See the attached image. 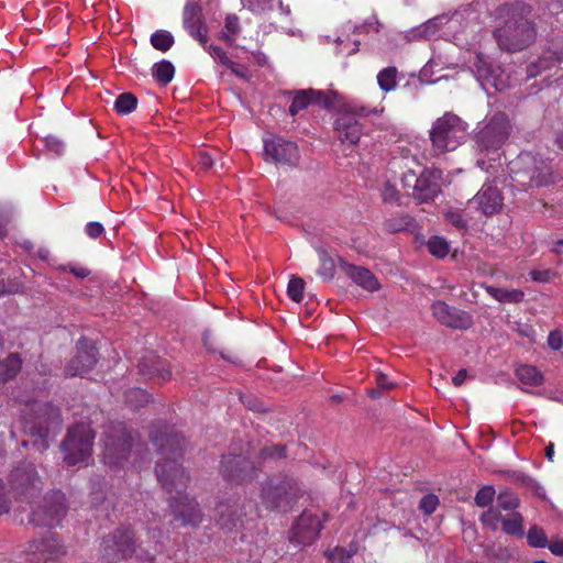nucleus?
I'll use <instances>...</instances> for the list:
<instances>
[{
	"instance_id": "obj_1",
	"label": "nucleus",
	"mask_w": 563,
	"mask_h": 563,
	"mask_svg": "<svg viewBox=\"0 0 563 563\" xmlns=\"http://www.w3.org/2000/svg\"><path fill=\"white\" fill-rule=\"evenodd\" d=\"M150 439L162 455L155 473L162 487L170 494L168 503L174 519L183 527H198L202 521V512L196 499L185 492L190 477L178 463L186 450L184 437L174 427L158 422L152 426Z\"/></svg>"
},
{
	"instance_id": "obj_2",
	"label": "nucleus",
	"mask_w": 563,
	"mask_h": 563,
	"mask_svg": "<svg viewBox=\"0 0 563 563\" xmlns=\"http://www.w3.org/2000/svg\"><path fill=\"white\" fill-rule=\"evenodd\" d=\"M531 12L530 5L519 1L504 3L497 9L498 16L504 18L505 23L495 30L494 36L503 51H522L536 41L537 31Z\"/></svg>"
},
{
	"instance_id": "obj_3",
	"label": "nucleus",
	"mask_w": 563,
	"mask_h": 563,
	"mask_svg": "<svg viewBox=\"0 0 563 563\" xmlns=\"http://www.w3.org/2000/svg\"><path fill=\"white\" fill-rule=\"evenodd\" d=\"M103 463L111 470H120L129 462L131 454H137L133 465L140 466L146 460L141 455L144 451L148 454L147 449L143 443L134 442L132 431L128 429L124 422H111L107 426L103 433Z\"/></svg>"
},
{
	"instance_id": "obj_4",
	"label": "nucleus",
	"mask_w": 563,
	"mask_h": 563,
	"mask_svg": "<svg viewBox=\"0 0 563 563\" xmlns=\"http://www.w3.org/2000/svg\"><path fill=\"white\" fill-rule=\"evenodd\" d=\"M20 424L22 431L30 437L33 448L44 452L60 429V411L48 402L36 404L33 407V415L23 417Z\"/></svg>"
},
{
	"instance_id": "obj_5",
	"label": "nucleus",
	"mask_w": 563,
	"mask_h": 563,
	"mask_svg": "<svg viewBox=\"0 0 563 563\" xmlns=\"http://www.w3.org/2000/svg\"><path fill=\"white\" fill-rule=\"evenodd\" d=\"M302 496L299 483L288 476L278 475L267 478L261 488L262 505L271 511L288 512Z\"/></svg>"
},
{
	"instance_id": "obj_6",
	"label": "nucleus",
	"mask_w": 563,
	"mask_h": 563,
	"mask_svg": "<svg viewBox=\"0 0 563 563\" xmlns=\"http://www.w3.org/2000/svg\"><path fill=\"white\" fill-rule=\"evenodd\" d=\"M510 170L512 181L522 190L548 185L552 177L550 164L530 153L520 154L511 163Z\"/></svg>"
},
{
	"instance_id": "obj_7",
	"label": "nucleus",
	"mask_w": 563,
	"mask_h": 563,
	"mask_svg": "<svg viewBox=\"0 0 563 563\" xmlns=\"http://www.w3.org/2000/svg\"><path fill=\"white\" fill-rule=\"evenodd\" d=\"M467 136V124L452 112L437 119L430 130L432 150L437 154L456 150Z\"/></svg>"
},
{
	"instance_id": "obj_8",
	"label": "nucleus",
	"mask_w": 563,
	"mask_h": 563,
	"mask_svg": "<svg viewBox=\"0 0 563 563\" xmlns=\"http://www.w3.org/2000/svg\"><path fill=\"white\" fill-rule=\"evenodd\" d=\"M96 433L87 423H77L68 429L60 444L64 462L68 466L88 464L92 455Z\"/></svg>"
},
{
	"instance_id": "obj_9",
	"label": "nucleus",
	"mask_w": 563,
	"mask_h": 563,
	"mask_svg": "<svg viewBox=\"0 0 563 563\" xmlns=\"http://www.w3.org/2000/svg\"><path fill=\"white\" fill-rule=\"evenodd\" d=\"M511 133L508 117L498 112L488 119L474 134L475 148L479 153L497 152L506 143Z\"/></svg>"
},
{
	"instance_id": "obj_10",
	"label": "nucleus",
	"mask_w": 563,
	"mask_h": 563,
	"mask_svg": "<svg viewBox=\"0 0 563 563\" xmlns=\"http://www.w3.org/2000/svg\"><path fill=\"white\" fill-rule=\"evenodd\" d=\"M327 520L328 515L323 511L303 510L296 518L288 532L289 542L297 547L312 544L319 537Z\"/></svg>"
},
{
	"instance_id": "obj_11",
	"label": "nucleus",
	"mask_w": 563,
	"mask_h": 563,
	"mask_svg": "<svg viewBox=\"0 0 563 563\" xmlns=\"http://www.w3.org/2000/svg\"><path fill=\"white\" fill-rule=\"evenodd\" d=\"M10 488L19 500L32 501L43 488L42 478L38 476L35 465L31 462L20 463L9 477Z\"/></svg>"
},
{
	"instance_id": "obj_12",
	"label": "nucleus",
	"mask_w": 563,
	"mask_h": 563,
	"mask_svg": "<svg viewBox=\"0 0 563 563\" xmlns=\"http://www.w3.org/2000/svg\"><path fill=\"white\" fill-rule=\"evenodd\" d=\"M134 531L120 527L103 538L101 555L107 563H119L131 558L135 552Z\"/></svg>"
},
{
	"instance_id": "obj_13",
	"label": "nucleus",
	"mask_w": 563,
	"mask_h": 563,
	"mask_svg": "<svg viewBox=\"0 0 563 563\" xmlns=\"http://www.w3.org/2000/svg\"><path fill=\"white\" fill-rule=\"evenodd\" d=\"M67 510L65 494L54 490L44 496L42 503L32 509L29 523L38 527H55L59 525Z\"/></svg>"
},
{
	"instance_id": "obj_14",
	"label": "nucleus",
	"mask_w": 563,
	"mask_h": 563,
	"mask_svg": "<svg viewBox=\"0 0 563 563\" xmlns=\"http://www.w3.org/2000/svg\"><path fill=\"white\" fill-rule=\"evenodd\" d=\"M260 470L244 454H224L220 462L222 477L231 484H246L258 476Z\"/></svg>"
},
{
	"instance_id": "obj_15",
	"label": "nucleus",
	"mask_w": 563,
	"mask_h": 563,
	"mask_svg": "<svg viewBox=\"0 0 563 563\" xmlns=\"http://www.w3.org/2000/svg\"><path fill=\"white\" fill-rule=\"evenodd\" d=\"M263 157L267 163L295 168L300 161L297 144L282 136L264 139Z\"/></svg>"
},
{
	"instance_id": "obj_16",
	"label": "nucleus",
	"mask_w": 563,
	"mask_h": 563,
	"mask_svg": "<svg viewBox=\"0 0 563 563\" xmlns=\"http://www.w3.org/2000/svg\"><path fill=\"white\" fill-rule=\"evenodd\" d=\"M98 362V350L95 344L86 338L77 342L76 355L66 364L65 374L67 376H82L90 372Z\"/></svg>"
},
{
	"instance_id": "obj_17",
	"label": "nucleus",
	"mask_w": 563,
	"mask_h": 563,
	"mask_svg": "<svg viewBox=\"0 0 563 563\" xmlns=\"http://www.w3.org/2000/svg\"><path fill=\"white\" fill-rule=\"evenodd\" d=\"M183 27L203 48H207L208 26L202 9L196 1H187L183 10Z\"/></svg>"
},
{
	"instance_id": "obj_18",
	"label": "nucleus",
	"mask_w": 563,
	"mask_h": 563,
	"mask_svg": "<svg viewBox=\"0 0 563 563\" xmlns=\"http://www.w3.org/2000/svg\"><path fill=\"white\" fill-rule=\"evenodd\" d=\"M442 172L424 169L415 180L411 196L419 203L433 200L441 190Z\"/></svg>"
},
{
	"instance_id": "obj_19",
	"label": "nucleus",
	"mask_w": 563,
	"mask_h": 563,
	"mask_svg": "<svg viewBox=\"0 0 563 563\" xmlns=\"http://www.w3.org/2000/svg\"><path fill=\"white\" fill-rule=\"evenodd\" d=\"M432 316L444 327L466 330L472 327V317L446 302L438 300L431 305Z\"/></svg>"
},
{
	"instance_id": "obj_20",
	"label": "nucleus",
	"mask_w": 563,
	"mask_h": 563,
	"mask_svg": "<svg viewBox=\"0 0 563 563\" xmlns=\"http://www.w3.org/2000/svg\"><path fill=\"white\" fill-rule=\"evenodd\" d=\"M503 200L498 188L490 183H486L468 202L471 206H476L483 214L490 216L500 211Z\"/></svg>"
},
{
	"instance_id": "obj_21",
	"label": "nucleus",
	"mask_w": 563,
	"mask_h": 563,
	"mask_svg": "<svg viewBox=\"0 0 563 563\" xmlns=\"http://www.w3.org/2000/svg\"><path fill=\"white\" fill-rule=\"evenodd\" d=\"M30 552L37 561H48L65 553L63 544L55 532L48 530L41 539H34L30 543Z\"/></svg>"
},
{
	"instance_id": "obj_22",
	"label": "nucleus",
	"mask_w": 563,
	"mask_h": 563,
	"mask_svg": "<svg viewBox=\"0 0 563 563\" xmlns=\"http://www.w3.org/2000/svg\"><path fill=\"white\" fill-rule=\"evenodd\" d=\"M139 373L145 379H153L157 383H164L172 378V371L166 367V364L157 356L151 355L143 357L139 362Z\"/></svg>"
},
{
	"instance_id": "obj_23",
	"label": "nucleus",
	"mask_w": 563,
	"mask_h": 563,
	"mask_svg": "<svg viewBox=\"0 0 563 563\" xmlns=\"http://www.w3.org/2000/svg\"><path fill=\"white\" fill-rule=\"evenodd\" d=\"M310 104H319L328 108L330 106V99L319 90H298L289 107V113L295 117L298 112L308 108Z\"/></svg>"
},
{
	"instance_id": "obj_24",
	"label": "nucleus",
	"mask_w": 563,
	"mask_h": 563,
	"mask_svg": "<svg viewBox=\"0 0 563 563\" xmlns=\"http://www.w3.org/2000/svg\"><path fill=\"white\" fill-rule=\"evenodd\" d=\"M333 130L341 145L345 147L343 152L347 157L352 153V112L338 113L333 121Z\"/></svg>"
},
{
	"instance_id": "obj_25",
	"label": "nucleus",
	"mask_w": 563,
	"mask_h": 563,
	"mask_svg": "<svg viewBox=\"0 0 563 563\" xmlns=\"http://www.w3.org/2000/svg\"><path fill=\"white\" fill-rule=\"evenodd\" d=\"M216 521L221 529L232 530L240 520L236 503L221 501L216 507Z\"/></svg>"
},
{
	"instance_id": "obj_26",
	"label": "nucleus",
	"mask_w": 563,
	"mask_h": 563,
	"mask_svg": "<svg viewBox=\"0 0 563 563\" xmlns=\"http://www.w3.org/2000/svg\"><path fill=\"white\" fill-rule=\"evenodd\" d=\"M22 358L19 353H10L0 361V384H5L15 378L22 368Z\"/></svg>"
},
{
	"instance_id": "obj_27",
	"label": "nucleus",
	"mask_w": 563,
	"mask_h": 563,
	"mask_svg": "<svg viewBox=\"0 0 563 563\" xmlns=\"http://www.w3.org/2000/svg\"><path fill=\"white\" fill-rule=\"evenodd\" d=\"M354 284L369 292L380 289L377 277L371 271L362 266L354 265Z\"/></svg>"
},
{
	"instance_id": "obj_28",
	"label": "nucleus",
	"mask_w": 563,
	"mask_h": 563,
	"mask_svg": "<svg viewBox=\"0 0 563 563\" xmlns=\"http://www.w3.org/2000/svg\"><path fill=\"white\" fill-rule=\"evenodd\" d=\"M415 227L416 222L409 214H397L390 217L384 222V230L388 233L411 231L415 229Z\"/></svg>"
},
{
	"instance_id": "obj_29",
	"label": "nucleus",
	"mask_w": 563,
	"mask_h": 563,
	"mask_svg": "<svg viewBox=\"0 0 563 563\" xmlns=\"http://www.w3.org/2000/svg\"><path fill=\"white\" fill-rule=\"evenodd\" d=\"M486 291L497 301L518 303L523 299V291L519 289H507L495 286H487Z\"/></svg>"
},
{
	"instance_id": "obj_30",
	"label": "nucleus",
	"mask_w": 563,
	"mask_h": 563,
	"mask_svg": "<svg viewBox=\"0 0 563 563\" xmlns=\"http://www.w3.org/2000/svg\"><path fill=\"white\" fill-rule=\"evenodd\" d=\"M152 75L158 84L166 86L175 76V67L172 62L163 59L154 64Z\"/></svg>"
},
{
	"instance_id": "obj_31",
	"label": "nucleus",
	"mask_w": 563,
	"mask_h": 563,
	"mask_svg": "<svg viewBox=\"0 0 563 563\" xmlns=\"http://www.w3.org/2000/svg\"><path fill=\"white\" fill-rule=\"evenodd\" d=\"M503 531L506 534L522 538L525 536L523 530V517L520 512H512L508 517L503 518Z\"/></svg>"
},
{
	"instance_id": "obj_32",
	"label": "nucleus",
	"mask_w": 563,
	"mask_h": 563,
	"mask_svg": "<svg viewBox=\"0 0 563 563\" xmlns=\"http://www.w3.org/2000/svg\"><path fill=\"white\" fill-rule=\"evenodd\" d=\"M516 376L522 383L532 386L542 384L543 376L541 372L531 365H520L516 368Z\"/></svg>"
},
{
	"instance_id": "obj_33",
	"label": "nucleus",
	"mask_w": 563,
	"mask_h": 563,
	"mask_svg": "<svg viewBox=\"0 0 563 563\" xmlns=\"http://www.w3.org/2000/svg\"><path fill=\"white\" fill-rule=\"evenodd\" d=\"M124 398L126 405L133 410L144 407L150 401L148 393L142 388H131L126 390Z\"/></svg>"
},
{
	"instance_id": "obj_34",
	"label": "nucleus",
	"mask_w": 563,
	"mask_h": 563,
	"mask_svg": "<svg viewBox=\"0 0 563 563\" xmlns=\"http://www.w3.org/2000/svg\"><path fill=\"white\" fill-rule=\"evenodd\" d=\"M397 74L398 70L394 66L382 69L377 75L379 88L385 92L394 90L397 87Z\"/></svg>"
},
{
	"instance_id": "obj_35",
	"label": "nucleus",
	"mask_w": 563,
	"mask_h": 563,
	"mask_svg": "<svg viewBox=\"0 0 563 563\" xmlns=\"http://www.w3.org/2000/svg\"><path fill=\"white\" fill-rule=\"evenodd\" d=\"M151 44L152 46L159 52L169 51L174 43L175 38L173 34L166 30H157L151 35Z\"/></svg>"
},
{
	"instance_id": "obj_36",
	"label": "nucleus",
	"mask_w": 563,
	"mask_h": 563,
	"mask_svg": "<svg viewBox=\"0 0 563 563\" xmlns=\"http://www.w3.org/2000/svg\"><path fill=\"white\" fill-rule=\"evenodd\" d=\"M137 107V98L132 92L119 95L114 102V110L119 114H129Z\"/></svg>"
},
{
	"instance_id": "obj_37",
	"label": "nucleus",
	"mask_w": 563,
	"mask_h": 563,
	"mask_svg": "<svg viewBox=\"0 0 563 563\" xmlns=\"http://www.w3.org/2000/svg\"><path fill=\"white\" fill-rule=\"evenodd\" d=\"M318 256L320 266L317 271V275L324 280L332 279L335 272V263L333 258H331L330 255L323 250L318 252Z\"/></svg>"
},
{
	"instance_id": "obj_38",
	"label": "nucleus",
	"mask_w": 563,
	"mask_h": 563,
	"mask_svg": "<svg viewBox=\"0 0 563 563\" xmlns=\"http://www.w3.org/2000/svg\"><path fill=\"white\" fill-rule=\"evenodd\" d=\"M527 542L532 548H547L549 541L543 529L533 525L528 530Z\"/></svg>"
},
{
	"instance_id": "obj_39",
	"label": "nucleus",
	"mask_w": 563,
	"mask_h": 563,
	"mask_svg": "<svg viewBox=\"0 0 563 563\" xmlns=\"http://www.w3.org/2000/svg\"><path fill=\"white\" fill-rule=\"evenodd\" d=\"M305 285L306 283L301 277L292 276L287 287L288 297L295 302H300L303 299Z\"/></svg>"
},
{
	"instance_id": "obj_40",
	"label": "nucleus",
	"mask_w": 563,
	"mask_h": 563,
	"mask_svg": "<svg viewBox=\"0 0 563 563\" xmlns=\"http://www.w3.org/2000/svg\"><path fill=\"white\" fill-rule=\"evenodd\" d=\"M444 219L448 223L459 230H466L468 227V220L464 217V212L460 209H448L444 212Z\"/></svg>"
},
{
	"instance_id": "obj_41",
	"label": "nucleus",
	"mask_w": 563,
	"mask_h": 563,
	"mask_svg": "<svg viewBox=\"0 0 563 563\" xmlns=\"http://www.w3.org/2000/svg\"><path fill=\"white\" fill-rule=\"evenodd\" d=\"M427 246L429 252L439 258H443L444 256H446L450 251L448 242L440 236H432L428 241Z\"/></svg>"
},
{
	"instance_id": "obj_42",
	"label": "nucleus",
	"mask_w": 563,
	"mask_h": 563,
	"mask_svg": "<svg viewBox=\"0 0 563 563\" xmlns=\"http://www.w3.org/2000/svg\"><path fill=\"white\" fill-rule=\"evenodd\" d=\"M519 504V498L509 490L500 492L497 496V506L504 510H514Z\"/></svg>"
},
{
	"instance_id": "obj_43",
	"label": "nucleus",
	"mask_w": 563,
	"mask_h": 563,
	"mask_svg": "<svg viewBox=\"0 0 563 563\" xmlns=\"http://www.w3.org/2000/svg\"><path fill=\"white\" fill-rule=\"evenodd\" d=\"M550 59H554L555 62H563V48H556L554 45L552 49H549L543 53V55L539 58L538 64L540 69H547L551 67Z\"/></svg>"
},
{
	"instance_id": "obj_44",
	"label": "nucleus",
	"mask_w": 563,
	"mask_h": 563,
	"mask_svg": "<svg viewBox=\"0 0 563 563\" xmlns=\"http://www.w3.org/2000/svg\"><path fill=\"white\" fill-rule=\"evenodd\" d=\"M495 496V489L493 486H484L482 487L476 496L475 503L478 507H487L492 504Z\"/></svg>"
},
{
	"instance_id": "obj_45",
	"label": "nucleus",
	"mask_w": 563,
	"mask_h": 563,
	"mask_svg": "<svg viewBox=\"0 0 563 563\" xmlns=\"http://www.w3.org/2000/svg\"><path fill=\"white\" fill-rule=\"evenodd\" d=\"M260 456L263 460L286 457V446L280 444L265 446L261 450Z\"/></svg>"
},
{
	"instance_id": "obj_46",
	"label": "nucleus",
	"mask_w": 563,
	"mask_h": 563,
	"mask_svg": "<svg viewBox=\"0 0 563 563\" xmlns=\"http://www.w3.org/2000/svg\"><path fill=\"white\" fill-rule=\"evenodd\" d=\"M504 516L498 511V509L489 508L481 516V521L483 525L490 527L493 530L497 529V523L503 521Z\"/></svg>"
},
{
	"instance_id": "obj_47",
	"label": "nucleus",
	"mask_w": 563,
	"mask_h": 563,
	"mask_svg": "<svg viewBox=\"0 0 563 563\" xmlns=\"http://www.w3.org/2000/svg\"><path fill=\"white\" fill-rule=\"evenodd\" d=\"M529 276L536 283H550L558 277V273L550 268L532 269Z\"/></svg>"
},
{
	"instance_id": "obj_48",
	"label": "nucleus",
	"mask_w": 563,
	"mask_h": 563,
	"mask_svg": "<svg viewBox=\"0 0 563 563\" xmlns=\"http://www.w3.org/2000/svg\"><path fill=\"white\" fill-rule=\"evenodd\" d=\"M252 12H263L273 8L275 0H242Z\"/></svg>"
},
{
	"instance_id": "obj_49",
	"label": "nucleus",
	"mask_w": 563,
	"mask_h": 563,
	"mask_svg": "<svg viewBox=\"0 0 563 563\" xmlns=\"http://www.w3.org/2000/svg\"><path fill=\"white\" fill-rule=\"evenodd\" d=\"M382 198H383L384 202L398 203L400 196H399V191L396 188V186L390 184L389 181H387V183H385V185L383 187Z\"/></svg>"
},
{
	"instance_id": "obj_50",
	"label": "nucleus",
	"mask_w": 563,
	"mask_h": 563,
	"mask_svg": "<svg viewBox=\"0 0 563 563\" xmlns=\"http://www.w3.org/2000/svg\"><path fill=\"white\" fill-rule=\"evenodd\" d=\"M439 504V499L435 495L429 494L422 497L419 504V508L426 514L431 515Z\"/></svg>"
},
{
	"instance_id": "obj_51",
	"label": "nucleus",
	"mask_w": 563,
	"mask_h": 563,
	"mask_svg": "<svg viewBox=\"0 0 563 563\" xmlns=\"http://www.w3.org/2000/svg\"><path fill=\"white\" fill-rule=\"evenodd\" d=\"M196 162L200 170H209L214 164L212 155L207 151H199L196 154Z\"/></svg>"
},
{
	"instance_id": "obj_52",
	"label": "nucleus",
	"mask_w": 563,
	"mask_h": 563,
	"mask_svg": "<svg viewBox=\"0 0 563 563\" xmlns=\"http://www.w3.org/2000/svg\"><path fill=\"white\" fill-rule=\"evenodd\" d=\"M330 563H349L351 554L342 548H335L328 553Z\"/></svg>"
},
{
	"instance_id": "obj_53",
	"label": "nucleus",
	"mask_w": 563,
	"mask_h": 563,
	"mask_svg": "<svg viewBox=\"0 0 563 563\" xmlns=\"http://www.w3.org/2000/svg\"><path fill=\"white\" fill-rule=\"evenodd\" d=\"M85 233L91 239H98L104 233V228L100 222L91 221L86 224Z\"/></svg>"
},
{
	"instance_id": "obj_54",
	"label": "nucleus",
	"mask_w": 563,
	"mask_h": 563,
	"mask_svg": "<svg viewBox=\"0 0 563 563\" xmlns=\"http://www.w3.org/2000/svg\"><path fill=\"white\" fill-rule=\"evenodd\" d=\"M60 269L64 272H69L75 277L80 278V279L88 277L90 274V271L87 267L78 266L75 264H68V265L62 266Z\"/></svg>"
},
{
	"instance_id": "obj_55",
	"label": "nucleus",
	"mask_w": 563,
	"mask_h": 563,
	"mask_svg": "<svg viewBox=\"0 0 563 563\" xmlns=\"http://www.w3.org/2000/svg\"><path fill=\"white\" fill-rule=\"evenodd\" d=\"M224 29L232 35H238L241 27L239 18L235 14H229L224 20Z\"/></svg>"
},
{
	"instance_id": "obj_56",
	"label": "nucleus",
	"mask_w": 563,
	"mask_h": 563,
	"mask_svg": "<svg viewBox=\"0 0 563 563\" xmlns=\"http://www.w3.org/2000/svg\"><path fill=\"white\" fill-rule=\"evenodd\" d=\"M212 57H216L219 59V62L225 66V64L230 60L227 53L220 47L216 45H208L207 48H205Z\"/></svg>"
},
{
	"instance_id": "obj_57",
	"label": "nucleus",
	"mask_w": 563,
	"mask_h": 563,
	"mask_svg": "<svg viewBox=\"0 0 563 563\" xmlns=\"http://www.w3.org/2000/svg\"><path fill=\"white\" fill-rule=\"evenodd\" d=\"M225 67L229 68L231 73L234 74L236 77L243 79L247 78L249 69L244 65L238 64L230 59L225 64Z\"/></svg>"
},
{
	"instance_id": "obj_58",
	"label": "nucleus",
	"mask_w": 563,
	"mask_h": 563,
	"mask_svg": "<svg viewBox=\"0 0 563 563\" xmlns=\"http://www.w3.org/2000/svg\"><path fill=\"white\" fill-rule=\"evenodd\" d=\"M46 147L57 155H60L64 151V143L55 136L45 137Z\"/></svg>"
},
{
	"instance_id": "obj_59",
	"label": "nucleus",
	"mask_w": 563,
	"mask_h": 563,
	"mask_svg": "<svg viewBox=\"0 0 563 563\" xmlns=\"http://www.w3.org/2000/svg\"><path fill=\"white\" fill-rule=\"evenodd\" d=\"M10 498L5 492L3 481L0 479V516L10 510Z\"/></svg>"
},
{
	"instance_id": "obj_60",
	"label": "nucleus",
	"mask_w": 563,
	"mask_h": 563,
	"mask_svg": "<svg viewBox=\"0 0 563 563\" xmlns=\"http://www.w3.org/2000/svg\"><path fill=\"white\" fill-rule=\"evenodd\" d=\"M548 344L549 346L554 350L559 351L563 346V339L559 331H551L548 336Z\"/></svg>"
},
{
	"instance_id": "obj_61",
	"label": "nucleus",
	"mask_w": 563,
	"mask_h": 563,
	"mask_svg": "<svg viewBox=\"0 0 563 563\" xmlns=\"http://www.w3.org/2000/svg\"><path fill=\"white\" fill-rule=\"evenodd\" d=\"M518 479L520 481V483L527 487H530L531 489H533L537 494H539V490L542 489V487L540 486V484L534 481L532 477L530 476H527V475H519L518 476Z\"/></svg>"
},
{
	"instance_id": "obj_62",
	"label": "nucleus",
	"mask_w": 563,
	"mask_h": 563,
	"mask_svg": "<svg viewBox=\"0 0 563 563\" xmlns=\"http://www.w3.org/2000/svg\"><path fill=\"white\" fill-rule=\"evenodd\" d=\"M378 110L376 108H367L365 106L357 107L354 104V117H367L369 114H377Z\"/></svg>"
},
{
	"instance_id": "obj_63",
	"label": "nucleus",
	"mask_w": 563,
	"mask_h": 563,
	"mask_svg": "<svg viewBox=\"0 0 563 563\" xmlns=\"http://www.w3.org/2000/svg\"><path fill=\"white\" fill-rule=\"evenodd\" d=\"M202 342H203L205 347L209 352H212V353L217 352V349L214 346V339L212 338L211 333L205 332L202 335Z\"/></svg>"
},
{
	"instance_id": "obj_64",
	"label": "nucleus",
	"mask_w": 563,
	"mask_h": 563,
	"mask_svg": "<svg viewBox=\"0 0 563 563\" xmlns=\"http://www.w3.org/2000/svg\"><path fill=\"white\" fill-rule=\"evenodd\" d=\"M549 550L555 555H563V539L548 543Z\"/></svg>"
}]
</instances>
